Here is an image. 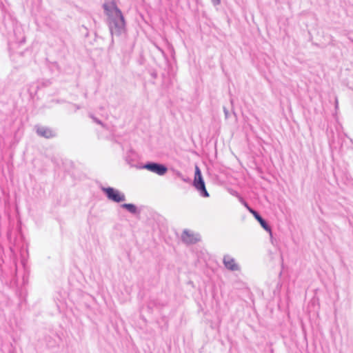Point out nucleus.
<instances>
[{
    "label": "nucleus",
    "mask_w": 353,
    "mask_h": 353,
    "mask_svg": "<svg viewBox=\"0 0 353 353\" xmlns=\"http://www.w3.org/2000/svg\"><path fill=\"white\" fill-rule=\"evenodd\" d=\"M121 207L128 210L132 214H136L137 212V208L134 204L124 203L121 205Z\"/></svg>",
    "instance_id": "1a4fd4ad"
},
{
    "label": "nucleus",
    "mask_w": 353,
    "mask_h": 353,
    "mask_svg": "<svg viewBox=\"0 0 353 353\" xmlns=\"http://www.w3.org/2000/svg\"><path fill=\"white\" fill-rule=\"evenodd\" d=\"M103 8L108 16V24L112 37L121 36L125 32V20L121 11L112 1L105 3Z\"/></svg>",
    "instance_id": "f257e3e1"
},
{
    "label": "nucleus",
    "mask_w": 353,
    "mask_h": 353,
    "mask_svg": "<svg viewBox=\"0 0 353 353\" xmlns=\"http://www.w3.org/2000/svg\"><path fill=\"white\" fill-rule=\"evenodd\" d=\"M37 132L39 136L47 139L52 138L55 136V133L52 130L43 126L37 127Z\"/></svg>",
    "instance_id": "6e6552de"
},
{
    "label": "nucleus",
    "mask_w": 353,
    "mask_h": 353,
    "mask_svg": "<svg viewBox=\"0 0 353 353\" xmlns=\"http://www.w3.org/2000/svg\"><path fill=\"white\" fill-rule=\"evenodd\" d=\"M245 206L248 208V210L251 212L254 218L259 222L261 227L270 233V235L272 236V231L270 227L267 224L265 220L254 210L250 208L246 203H245Z\"/></svg>",
    "instance_id": "423d86ee"
},
{
    "label": "nucleus",
    "mask_w": 353,
    "mask_h": 353,
    "mask_svg": "<svg viewBox=\"0 0 353 353\" xmlns=\"http://www.w3.org/2000/svg\"><path fill=\"white\" fill-rule=\"evenodd\" d=\"M223 263L225 268L231 271H238L240 270L239 265L235 262L234 258L230 256H225L223 258Z\"/></svg>",
    "instance_id": "0eeeda50"
},
{
    "label": "nucleus",
    "mask_w": 353,
    "mask_h": 353,
    "mask_svg": "<svg viewBox=\"0 0 353 353\" xmlns=\"http://www.w3.org/2000/svg\"><path fill=\"white\" fill-rule=\"evenodd\" d=\"M194 186L195 188L201 192L203 196H208L209 194L205 189V185L204 181L202 177V174L199 168L196 165L195 166V175L194 179Z\"/></svg>",
    "instance_id": "f03ea898"
},
{
    "label": "nucleus",
    "mask_w": 353,
    "mask_h": 353,
    "mask_svg": "<svg viewBox=\"0 0 353 353\" xmlns=\"http://www.w3.org/2000/svg\"><path fill=\"white\" fill-rule=\"evenodd\" d=\"M181 240L185 244H194L201 240L199 234L185 229L181 234Z\"/></svg>",
    "instance_id": "20e7f679"
},
{
    "label": "nucleus",
    "mask_w": 353,
    "mask_h": 353,
    "mask_svg": "<svg viewBox=\"0 0 353 353\" xmlns=\"http://www.w3.org/2000/svg\"><path fill=\"white\" fill-rule=\"evenodd\" d=\"M103 191L105 193L108 199L117 203H119L125 200L124 194L113 188H103Z\"/></svg>",
    "instance_id": "7ed1b4c3"
},
{
    "label": "nucleus",
    "mask_w": 353,
    "mask_h": 353,
    "mask_svg": "<svg viewBox=\"0 0 353 353\" xmlns=\"http://www.w3.org/2000/svg\"><path fill=\"white\" fill-rule=\"evenodd\" d=\"M223 112H224V114H225V117L227 119L228 117V115H229V111L228 110V109L226 108H223Z\"/></svg>",
    "instance_id": "9b49d317"
},
{
    "label": "nucleus",
    "mask_w": 353,
    "mask_h": 353,
    "mask_svg": "<svg viewBox=\"0 0 353 353\" xmlns=\"http://www.w3.org/2000/svg\"><path fill=\"white\" fill-rule=\"evenodd\" d=\"M211 1L214 6H218L221 3V0H211Z\"/></svg>",
    "instance_id": "9d476101"
},
{
    "label": "nucleus",
    "mask_w": 353,
    "mask_h": 353,
    "mask_svg": "<svg viewBox=\"0 0 353 353\" xmlns=\"http://www.w3.org/2000/svg\"><path fill=\"white\" fill-rule=\"evenodd\" d=\"M95 121H96V122H97V123L101 124V121H100L97 120V119H95Z\"/></svg>",
    "instance_id": "f8f14e48"
},
{
    "label": "nucleus",
    "mask_w": 353,
    "mask_h": 353,
    "mask_svg": "<svg viewBox=\"0 0 353 353\" xmlns=\"http://www.w3.org/2000/svg\"><path fill=\"white\" fill-rule=\"evenodd\" d=\"M141 168L148 170L159 176H163L168 171V168L165 165L157 163H148L144 164L141 166Z\"/></svg>",
    "instance_id": "39448f33"
},
{
    "label": "nucleus",
    "mask_w": 353,
    "mask_h": 353,
    "mask_svg": "<svg viewBox=\"0 0 353 353\" xmlns=\"http://www.w3.org/2000/svg\"><path fill=\"white\" fill-rule=\"evenodd\" d=\"M337 105H338V101L336 100V107H337Z\"/></svg>",
    "instance_id": "ddd939ff"
}]
</instances>
